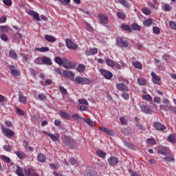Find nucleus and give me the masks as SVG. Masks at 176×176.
<instances>
[{"label":"nucleus","instance_id":"a19ab883","mask_svg":"<svg viewBox=\"0 0 176 176\" xmlns=\"http://www.w3.org/2000/svg\"><path fill=\"white\" fill-rule=\"evenodd\" d=\"M138 83L140 85V86H144L146 83V80L144 78H138Z\"/></svg>","mask_w":176,"mask_h":176},{"label":"nucleus","instance_id":"20e7f679","mask_svg":"<svg viewBox=\"0 0 176 176\" xmlns=\"http://www.w3.org/2000/svg\"><path fill=\"white\" fill-rule=\"evenodd\" d=\"M63 65L65 68H67V69H75V67H76L74 63L68 60V59L67 58H63Z\"/></svg>","mask_w":176,"mask_h":176},{"label":"nucleus","instance_id":"ea45409f","mask_svg":"<svg viewBox=\"0 0 176 176\" xmlns=\"http://www.w3.org/2000/svg\"><path fill=\"white\" fill-rule=\"evenodd\" d=\"M133 67L138 69H142V64L140 61L133 63Z\"/></svg>","mask_w":176,"mask_h":176},{"label":"nucleus","instance_id":"864d4df0","mask_svg":"<svg viewBox=\"0 0 176 176\" xmlns=\"http://www.w3.org/2000/svg\"><path fill=\"white\" fill-rule=\"evenodd\" d=\"M34 63H35V64H38V65H41V64H43L42 57L36 58L34 60Z\"/></svg>","mask_w":176,"mask_h":176},{"label":"nucleus","instance_id":"de8ad7c7","mask_svg":"<svg viewBox=\"0 0 176 176\" xmlns=\"http://www.w3.org/2000/svg\"><path fill=\"white\" fill-rule=\"evenodd\" d=\"M143 100H146V101H152V96L149 94H146L142 96Z\"/></svg>","mask_w":176,"mask_h":176},{"label":"nucleus","instance_id":"393cba45","mask_svg":"<svg viewBox=\"0 0 176 176\" xmlns=\"http://www.w3.org/2000/svg\"><path fill=\"white\" fill-rule=\"evenodd\" d=\"M45 39L47 41V42H51V43H54L56 42V41H57V39L56 38V37L47 34L45 36Z\"/></svg>","mask_w":176,"mask_h":176},{"label":"nucleus","instance_id":"4c0bfd02","mask_svg":"<svg viewBox=\"0 0 176 176\" xmlns=\"http://www.w3.org/2000/svg\"><path fill=\"white\" fill-rule=\"evenodd\" d=\"M117 17L120 19V20H124L126 17L125 14L123 12H117Z\"/></svg>","mask_w":176,"mask_h":176},{"label":"nucleus","instance_id":"e433bc0d","mask_svg":"<svg viewBox=\"0 0 176 176\" xmlns=\"http://www.w3.org/2000/svg\"><path fill=\"white\" fill-rule=\"evenodd\" d=\"M121 28H123L124 31H127L128 32H133V30L129 25L122 24Z\"/></svg>","mask_w":176,"mask_h":176},{"label":"nucleus","instance_id":"680f3d73","mask_svg":"<svg viewBox=\"0 0 176 176\" xmlns=\"http://www.w3.org/2000/svg\"><path fill=\"white\" fill-rule=\"evenodd\" d=\"M46 96H45V94H39L38 95V99L41 100V101H45V100H46Z\"/></svg>","mask_w":176,"mask_h":176},{"label":"nucleus","instance_id":"c9c22d12","mask_svg":"<svg viewBox=\"0 0 176 176\" xmlns=\"http://www.w3.org/2000/svg\"><path fill=\"white\" fill-rule=\"evenodd\" d=\"M0 32H9V26L8 25H0Z\"/></svg>","mask_w":176,"mask_h":176},{"label":"nucleus","instance_id":"c03bdc74","mask_svg":"<svg viewBox=\"0 0 176 176\" xmlns=\"http://www.w3.org/2000/svg\"><path fill=\"white\" fill-rule=\"evenodd\" d=\"M9 54L10 57H11V58H13L14 60H16L17 57H19L17 56V54L14 52V51H10Z\"/></svg>","mask_w":176,"mask_h":176},{"label":"nucleus","instance_id":"338daca9","mask_svg":"<svg viewBox=\"0 0 176 176\" xmlns=\"http://www.w3.org/2000/svg\"><path fill=\"white\" fill-rule=\"evenodd\" d=\"M122 97H123L124 100H129V98H130V96L126 92L122 93Z\"/></svg>","mask_w":176,"mask_h":176},{"label":"nucleus","instance_id":"79ce46f5","mask_svg":"<svg viewBox=\"0 0 176 176\" xmlns=\"http://www.w3.org/2000/svg\"><path fill=\"white\" fill-rule=\"evenodd\" d=\"M148 145H156V140L155 139L148 138L146 141Z\"/></svg>","mask_w":176,"mask_h":176},{"label":"nucleus","instance_id":"c756f323","mask_svg":"<svg viewBox=\"0 0 176 176\" xmlns=\"http://www.w3.org/2000/svg\"><path fill=\"white\" fill-rule=\"evenodd\" d=\"M37 160L41 163H43L46 161V156H45V155H43V153H40L37 155Z\"/></svg>","mask_w":176,"mask_h":176},{"label":"nucleus","instance_id":"1a4fd4ad","mask_svg":"<svg viewBox=\"0 0 176 176\" xmlns=\"http://www.w3.org/2000/svg\"><path fill=\"white\" fill-rule=\"evenodd\" d=\"M116 44L118 46H121V47H129V43L122 38L116 39Z\"/></svg>","mask_w":176,"mask_h":176},{"label":"nucleus","instance_id":"052dcab7","mask_svg":"<svg viewBox=\"0 0 176 176\" xmlns=\"http://www.w3.org/2000/svg\"><path fill=\"white\" fill-rule=\"evenodd\" d=\"M3 148L6 152H10L12 151V147L9 145H5Z\"/></svg>","mask_w":176,"mask_h":176},{"label":"nucleus","instance_id":"f3484780","mask_svg":"<svg viewBox=\"0 0 176 176\" xmlns=\"http://www.w3.org/2000/svg\"><path fill=\"white\" fill-rule=\"evenodd\" d=\"M98 17L102 24H108V16H107V15L99 14Z\"/></svg>","mask_w":176,"mask_h":176},{"label":"nucleus","instance_id":"e2e57ef3","mask_svg":"<svg viewBox=\"0 0 176 176\" xmlns=\"http://www.w3.org/2000/svg\"><path fill=\"white\" fill-rule=\"evenodd\" d=\"M16 113L18 115H22V116H24L25 113H24V111H23L21 109H19V108H16Z\"/></svg>","mask_w":176,"mask_h":176},{"label":"nucleus","instance_id":"6e6552de","mask_svg":"<svg viewBox=\"0 0 176 176\" xmlns=\"http://www.w3.org/2000/svg\"><path fill=\"white\" fill-rule=\"evenodd\" d=\"M157 154L167 156V155H170V151L168 150V148L166 146H160L158 149Z\"/></svg>","mask_w":176,"mask_h":176},{"label":"nucleus","instance_id":"13d9d810","mask_svg":"<svg viewBox=\"0 0 176 176\" xmlns=\"http://www.w3.org/2000/svg\"><path fill=\"white\" fill-rule=\"evenodd\" d=\"M171 9H172L171 6H170L169 4H166L164 6L165 12H170Z\"/></svg>","mask_w":176,"mask_h":176},{"label":"nucleus","instance_id":"a878e982","mask_svg":"<svg viewBox=\"0 0 176 176\" xmlns=\"http://www.w3.org/2000/svg\"><path fill=\"white\" fill-rule=\"evenodd\" d=\"M96 155L98 157H101L102 159H105L107 157V153L104 152L102 150H98L96 151Z\"/></svg>","mask_w":176,"mask_h":176},{"label":"nucleus","instance_id":"0eeeda50","mask_svg":"<svg viewBox=\"0 0 176 176\" xmlns=\"http://www.w3.org/2000/svg\"><path fill=\"white\" fill-rule=\"evenodd\" d=\"M151 76H152V82L154 83V85H160V80H162V78L160 76H157V74H155V72H151Z\"/></svg>","mask_w":176,"mask_h":176},{"label":"nucleus","instance_id":"0e129e2a","mask_svg":"<svg viewBox=\"0 0 176 176\" xmlns=\"http://www.w3.org/2000/svg\"><path fill=\"white\" fill-rule=\"evenodd\" d=\"M1 39H2V41H3L4 42H8V36H6V34H3L0 36Z\"/></svg>","mask_w":176,"mask_h":176},{"label":"nucleus","instance_id":"ddd939ff","mask_svg":"<svg viewBox=\"0 0 176 176\" xmlns=\"http://www.w3.org/2000/svg\"><path fill=\"white\" fill-rule=\"evenodd\" d=\"M28 15L32 16L36 21H41V17L39 16V14L34 10H29Z\"/></svg>","mask_w":176,"mask_h":176},{"label":"nucleus","instance_id":"4be33fe9","mask_svg":"<svg viewBox=\"0 0 176 176\" xmlns=\"http://www.w3.org/2000/svg\"><path fill=\"white\" fill-rule=\"evenodd\" d=\"M140 108L142 109V112H144V113H146V114L152 113V109H151L149 107H148L146 105H142Z\"/></svg>","mask_w":176,"mask_h":176},{"label":"nucleus","instance_id":"9d476101","mask_svg":"<svg viewBox=\"0 0 176 176\" xmlns=\"http://www.w3.org/2000/svg\"><path fill=\"white\" fill-rule=\"evenodd\" d=\"M9 69H10V74L12 76H20V72L19 69H16L14 65H8Z\"/></svg>","mask_w":176,"mask_h":176},{"label":"nucleus","instance_id":"cd10ccee","mask_svg":"<svg viewBox=\"0 0 176 176\" xmlns=\"http://www.w3.org/2000/svg\"><path fill=\"white\" fill-rule=\"evenodd\" d=\"M105 63L108 65V67H111V68H113V67H115L116 65L115 61L110 58H106Z\"/></svg>","mask_w":176,"mask_h":176},{"label":"nucleus","instance_id":"f8f14e48","mask_svg":"<svg viewBox=\"0 0 176 176\" xmlns=\"http://www.w3.org/2000/svg\"><path fill=\"white\" fill-rule=\"evenodd\" d=\"M116 87L120 91H129V87L124 83H117Z\"/></svg>","mask_w":176,"mask_h":176},{"label":"nucleus","instance_id":"6ab92c4d","mask_svg":"<svg viewBox=\"0 0 176 176\" xmlns=\"http://www.w3.org/2000/svg\"><path fill=\"white\" fill-rule=\"evenodd\" d=\"M97 53H98V50L97 48H92L86 51V56H94Z\"/></svg>","mask_w":176,"mask_h":176},{"label":"nucleus","instance_id":"412c9836","mask_svg":"<svg viewBox=\"0 0 176 176\" xmlns=\"http://www.w3.org/2000/svg\"><path fill=\"white\" fill-rule=\"evenodd\" d=\"M168 141L170 144H176V135L174 133L170 134L168 137Z\"/></svg>","mask_w":176,"mask_h":176},{"label":"nucleus","instance_id":"2f4dec72","mask_svg":"<svg viewBox=\"0 0 176 176\" xmlns=\"http://www.w3.org/2000/svg\"><path fill=\"white\" fill-rule=\"evenodd\" d=\"M60 116L63 118V119H66L67 120H71V116L68 114L66 112H61L60 113Z\"/></svg>","mask_w":176,"mask_h":176},{"label":"nucleus","instance_id":"bb28decb","mask_svg":"<svg viewBox=\"0 0 176 176\" xmlns=\"http://www.w3.org/2000/svg\"><path fill=\"white\" fill-rule=\"evenodd\" d=\"M85 69H86V66H85V65L83 64H80L76 67V71H77V72H80V74H82L85 72Z\"/></svg>","mask_w":176,"mask_h":176},{"label":"nucleus","instance_id":"72a5a7b5","mask_svg":"<svg viewBox=\"0 0 176 176\" xmlns=\"http://www.w3.org/2000/svg\"><path fill=\"white\" fill-rule=\"evenodd\" d=\"M54 61L55 63H56V64H58V65H63V64L64 63V59H62L59 56H56Z\"/></svg>","mask_w":176,"mask_h":176},{"label":"nucleus","instance_id":"aec40b11","mask_svg":"<svg viewBox=\"0 0 176 176\" xmlns=\"http://www.w3.org/2000/svg\"><path fill=\"white\" fill-rule=\"evenodd\" d=\"M19 101L21 102V104H27V98L24 96L21 92L19 93Z\"/></svg>","mask_w":176,"mask_h":176},{"label":"nucleus","instance_id":"f257e3e1","mask_svg":"<svg viewBox=\"0 0 176 176\" xmlns=\"http://www.w3.org/2000/svg\"><path fill=\"white\" fill-rule=\"evenodd\" d=\"M73 81L77 83V85H90L91 83L90 79L80 76H77L75 79L73 78Z\"/></svg>","mask_w":176,"mask_h":176},{"label":"nucleus","instance_id":"58836bf2","mask_svg":"<svg viewBox=\"0 0 176 176\" xmlns=\"http://www.w3.org/2000/svg\"><path fill=\"white\" fill-rule=\"evenodd\" d=\"M131 28L134 31H141V26L135 23L131 25Z\"/></svg>","mask_w":176,"mask_h":176},{"label":"nucleus","instance_id":"5fc2aeb1","mask_svg":"<svg viewBox=\"0 0 176 176\" xmlns=\"http://www.w3.org/2000/svg\"><path fill=\"white\" fill-rule=\"evenodd\" d=\"M69 163H70V164H72V166H75V164L78 163V161H76L75 158H70L69 160Z\"/></svg>","mask_w":176,"mask_h":176},{"label":"nucleus","instance_id":"49530a36","mask_svg":"<svg viewBox=\"0 0 176 176\" xmlns=\"http://www.w3.org/2000/svg\"><path fill=\"white\" fill-rule=\"evenodd\" d=\"M153 34H155V35H159V34H160V28L153 27Z\"/></svg>","mask_w":176,"mask_h":176},{"label":"nucleus","instance_id":"473e14b6","mask_svg":"<svg viewBox=\"0 0 176 176\" xmlns=\"http://www.w3.org/2000/svg\"><path fill=\"white\" fill-rule=\"evenodd\" d=\"M84 122H86L90 127H94V121L91 120L90 118H82Z\"/></svg>","mask_w":176,"mask_h":176},{"label":"nucleus","instance_id":"9b49d317","mask_svg":"<svg viewBox=\"0 0 176 176\" xmlns=\"http://www.w3.org/2000/svg\"><path fill=\"white\" fill-rule=\"evenodd\" d=\"M153 127L158 131H164L166 129V126L159 122H154Z\"/></svg>","mask_w":176,"mask_h":176},{"label":"nucleus","instance_id":"8fccbe9b","mask_svg":"<svg viewBox=\"0 0 176 176\" xmlns=\"http://www.w3.org/2000/svg\"><path fill=\"white\" fill-rule=\"evenodd\" d=\"M1 160H3V162H5L6 163H9L10 162V158L6 155H1Z\"/></svg>","mask_w":176,"mask_h":176},{"label":"nucleus","instance_id":"7c9ffc66","mask_svg":"<svg viewBox=\"0 0 176 176\" xmlns=\"http://www.w3.org/2000/svg\"><path fill=\"white\" fill-rule=\"evenodd\" d=\"M36 52H41L43 53L45 52H49L50 49L47 47H36L35 48Z\"/></svg>","mask_w":176,"mask_h":176},{"label":"nucleus","instance_id":"2eb2a0df","mask_svg":"<svg viewBox=\"0 0 176 176\" xmlns=\"http://www.w3.org/2000/svg\"><path fill=\"white\" fill-rule=\"evenodd\" d=\"M44 134H47V135H48V137H50L52 141H58L60 139V135H58V133L52 134L50 133L44 132Z\"/></svg>","mask_w":176,"mask_h":176},{"label":"nucleus","instance_id":"c85d7f7f","mask_svg":"<svg viewBox=\"0 0 176 176\" xmlns=\"http://www.w3.org/2000/svg\"><path fill=\"white\" fill-rule=\"evenodd\" d=\"M152 24H153V19H146L143 22V25H144V27H151Z\"/></svg>","mask_w":176,"mask_h":176},{"label":"nucleus","instance_id":"37998d69","mask_svg":"<svg viewBox=\"0 0 176 176\" xmlns=\"http://www.w3.org/2000/svg\"><path fill=\"white\" fill-rule=\"evenodd\" d=\"M59 90L61 94H63V96H67L68 94V91H67V89L64 88L63 86H59Z\"/></svg>","mask_w":176,"mask_h":176},{"label":"nucleus","instance_id":"7ed1b4c3","mask_svg":"<svg viewBox=\"0 0 176 176\" xmlns=\"http://www.w3.org/2000/svg\"><path fill=\"white\" fill-rule=\"evenodd\" d=\"M1 129L3 135H5V137H7V138H12V137H14L15 133L11 129L5 128L4 126H1Z\"/></svg>","mask_w":176,"mask_h":176},{"label":"nucleus","instance_id":"3c124183","mask_svg":"<svg viewBox=\"0 0 176 176\" xmlns=\"http://www.w3.org/2000/svg\"><path fill=\"white\" fill-rule=\"evenodd\" d=\"M72 118L74 120H83V118L79 116L78 114L73 115Z\"/></svg>","mask_w":176,"mask_h":176},{"label":"nucleus","instance_id":"f704fd0d","mask_svg":"<svg viewBox=\"0 0 176 176\" xmlns=\"http://www.w3.org/2000/svg\"><path fill=\"white\" fill-rule=\"evenodd\" d=\"M165 162H168V163H171V162H175V158L173 155H168L166 157L163 158Z\"/></svg>","mask_w":176,"mask_h":176},{"label":"nucleus","instance_id":"f03ea898","mask_svg":"<svg viewBox=\"0 0 176 176\" xmlns=\"http://www.w3.org/2000/svg\"><path fill=\"white\" fill-rule=\"evenodd\" d=\"M63 142L65 145H67L69 148H76V141L67 135L63 136Z\"/></svg>","mask_w":176,"mask_h":176},{"label":"nucleus","instance_id":"09e8293b","mask_svg":"<svg viewBox=\"0 0 176 176\" xmlns=\"http://www.w3.org/2000/svg\"><path fill=\"white\" fill-rule=\"evenodd\" d=\"M142 11L146 16H149V14H151V10L148 8H142Z\"/></svg>","mask_w":176,"mask_h":176},{"label":"nucleus","instance_id":"774afa93","mask_svg":"<svg viewBox=\"0 0 176 176\" xmlns=\"http://www.w3.org/2000/svg\"><path fill=\"white\" fill-rule=\"evenodd\" d=\"M160 109H162V111H168V107L164 105V104H161L160 106Z\"/></svg>","mask_w":176,"mask_h":176},{"label":"nucleus","instance_id":"4468645a","mask_svg":"<svg viewBox=\"0 0 176 176\" xmlns=\"http://www.w3.org/2000/svg\"><path fill=\"white\" fill-rule=\"evenodd\" d=\"M108 163L109 166H116L119 163V160L118 157L113 156L108 159Z\"/></svg>","mask_w":176,"mask_h":176},{"label":"nucleus","instance_id":"bf43d9fd","mask_svg":"<svg viewBox=\"0 0 176 176\" xmlns=\"http://www.w3.org/2000/svg\"><path fill=\"white\" fill-rule=\"evenodd\" d=\"M78 103L84 104L85 105H89V102H87V100H86V99H80L78 100Z\"/></svg>","mask_w":176,"mask_h":176},{"label":"nucleus","instance_id":"b1692460","mask_svg":"<svg viewBox=\"0 0 176 176\" xmlns=\"http://www.w3.org/2000/svg\"><path fill=\"white\" fill-rule=\"evenodd\" d=\"M63 75L65 78H71V76H75V74L69 70H65L63 73Z\"/></svg>","mask_w":176,"mask_h":176},{"label":"nucleus","instance_id":"603ef678","mask_svg":"<svg viewBox=\"0 0 176 176\" xmlns=\"http://www.w3.org/2000/svg\"><path fill=\"white\" fill-rule=\"evenodd\" d=\"M3 3H4L6 6H12V0H3Z\"/></svg>","mask_w":176,"mask_h":176},{"label":"nucleus","instance_id":"dca6fc26","mask_svg":"<svg viewBox=\"0 0 176 176\" xmlns=\"http://www.w3.org/2000/svg\"><path fill=\"white\" fill-rule=\"evenodd\" d=\"M100 130L101 131H103V133H105L106 134H107V135H111V136L115 135V133H113V131L111 129H109L108 128L100 126Z\"/></svg>","mask_w":176,"mask_h":176},{"label":"nucleus","instance_id":"a18cd8bd","mask_svg":"<svg viewBox=\"0 0 176 176\" xmlns=\"http://www.w3.org/2000/svg\"><path fill=\"white\" fill-rule=\"evenodd\" d=\"M169 27L171 30H176V22L174 21H170L169 22Z\"/></svg>","mask_w":176,"mask_h":176},{"label":"nucleus","instance_id":"4d7b16f0","mask_svg":"<svg viewBox=\"0 0 176 176\" xmlns=\"http://www.w3.org/2000/svg\"><path fill=\"white\" fill-rule=\"evenodd\" d=\"M119 3H121V5H123L125 8H127L129 5L127 4V1L126 0H118Z\"/></svg>","mask_w":176,"mask_h":176},{"label":"nucleus","instance_id":"6e6d98bb","mask_svg":"<svg viewBox=\"0 0 176 176\" xmlns=\"http://www.w3.org/2000/svg\"><path fill=\"white\" fill-rule=\"evenodd\" d=\"M120 123H122V124H127V120H126V118H124V117L120 118Z\"/></svg>","mask_w":176,"mask_h":176},{"label":"nucleus","instance_id":"69168bd1","mask_svg":"<svg viewBox=\"0 0 176 176\" xmlns=\"http://www.w3.org/2000/svg\"><path fill=\"white\" fill-rule=\"evenodd\" d=\"M168 111H170V112H174V113H176V107L173 106H169Z\"/></svg>","mask_w":176,"mask_h":176},{"label":"nucleus","instance_id":"5701e85b","mask_svg":"<svg viewBox=\"0 0 176 176\" xmlns=\"http://www.w3.org/2000/svg\"><path fill=\"white\" fill-rule=\"evenodd\" d=\"M123 144L126 148H129V149H132V151H135V146L131 143H129V142L124 140Z\"/></svg>","mask_w":176,"mask_h":176},{"label":"nucleus","instance_id":"39448f33","mask_svg":"<svg viewBox=\"0 0 176 176\" xmlns=\"http://www.w3.org/2000/svg\"><path fill=\"white\" fill-rule=\"evenodd\" d=\"M66 46L68 49L72 50H76L78 49V45L74 43V41L69 38H67L65 41Z\"/></svg>","mask_w":176,"mask_h":176},{"label":"nucleus","instance_id":"a211bd4d","mask_svg":"<svg viewBox=\"0 0 176 176\" xmlns=\"http://www.w3.org/2000/svg\"><path fill=\"white\" fill-rule=\"evenodd\" d=\"M41 60L43 61V65H52V59L47 56H42Z\"/></svg>","mask_w":176,"mask_h":176},{"label":"nucleus","instance_id":"423d86ee","mask_svg":"<svg viewBox=\"0 0 176 176\" xmlns=\"http://www.w3.org/2000/svg\"><path fill=\"white\" fill-rule=\"evenodd\" d=\"M100 72L105 79H112V77L113 76V74H112L111 72L103 69H100Z\"/></svg>","mask_w":176,"mask_h":176}]
</instances>
